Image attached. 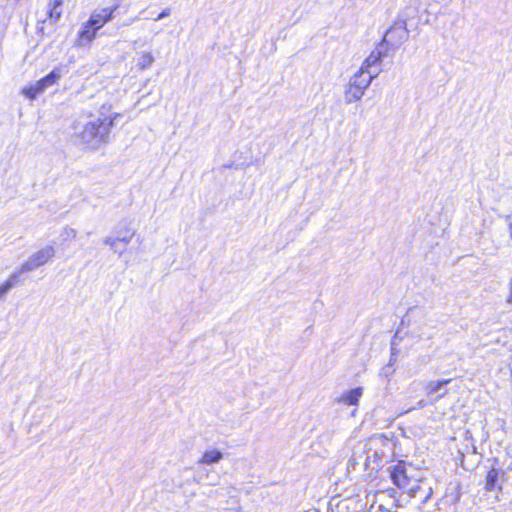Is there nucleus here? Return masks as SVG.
Segmentation results:
<instances>
[{
    "label": "nucleus",
    "mask_w": 512,
    "mask_h": 512,
    "mask_svg": "<svg viewBox=\"0 0 512 512\" xmlns=\"http://www.w3.org/2000/svg\"><path fill=\"white\" fill-rule=\"evenodd\" d=\"M118 116V113L107 116L102 112L99 117L89 115L88 121L76 127V135L86 147L97 149L109 142L111 129Z\"/></svg>",
    "instance_id": "1"
},
{
    "label": "nucleus",
    "mask_w": 512,
    "mask_h": 512,
    "mask_svg": "<svg viewBox=\"0 0 512 512\" xmlns=\"http://www.w3.org/2000/svg\"><path fill=\"white\" fill-rule=\"evenodd\" d=\"M371 74L368 75L358 70L350 77L344 92L347 104H352L362 99L372 81L377 77V71H373Z\"/></svg>",
    "instance_id": "2"
},
{
    "label": "nucleus",
    "mask_w": 512,
    "mask_h": 512,
    "mask_svg": "<svg viewBox=\"0 0 512 512\" xmlns=\"http://www.w3.org/2000/svg\"><path fill=\"white\" fill-rule=\"evenodd\" d=\"M409 38V31L406 27V21L400 20L395 22L385 33L382 41L383 48L385 45L392 48H399Z\"/></svg>",
    "instance_id": "3"
},
{
    "label": "nucleus",
    "mask_w": 512,
    "mask_h": 512,
    "mask_svg": "<svg viewBox=\"0 0 512 512\" xmlns=\"http://www.w3.org/2000/svg\"><path fill=\"white\" fill-rule=\"evenodd\" d=\"M387 56V49L383 48V43H379L371 51L368 57L363 61L359 70L365 74L372 75L373 71H377V76L381 73V62Z\"/></svg>",
    "instance_id": "4"
},
{
    "label": "nucleus",
    "mask_w": 512,
    "mask_h": 512,
    "mask_svg": "<svg viewBox=\"0 0 512 512\" xmlns=\"http://www.w3.org/2000/svg\"><path fill=\"white\" fill-rule=\"evenodd\" d=\"M55 256V248L51 245L46 246L32 254L28 260L22 264L23 271H32L46 264Z\"/></svg>",
    "instance_id": "5"
},
{
    "label": "nucleus",
    "mask_w": 512,
    "mask_h": 512,
    "mask_svg": "<svg viewBox=\"0 0 512 512\" xmlns=\"http://www.w3.org/2000/svg\"><path fill=\"white\" fill-rule=\"evenodd\" d=\"M135 235V230L126 227L124 229H121L117 232V236L112 237H106L103 239V243L105 245H108L112 251L117 253L119 256L123 255L125 252V248H119V244L123 243L124 245H128L132 238Z\"/></svg>",
    "instance_id": "6"
},
{
    "label": "nucleus",
    "mask_w": 512,
    "mask_h": 512,
    "mask_svg": "<svg viewBox=\"0 0 512 512\" xmlns=\"http://www.w3.org/2000/svg\"><path fill=\"white\" fill-rule=\"evenodd\" d=\"M391 479L400 489L414 491L416 488L414 480L408 474V468L402 463H398L393 467L391 471Z\"/></svg>",
    "instance_id": "7"
},
{
    "label": "nucleus",
    "mask_w": 512,
    "mask_h": 512,
    "mask_svg": "<svg viewBox=\"0 0 512 512\" xmlns=\"http://www.w3.org/2000/svg\"><path fill=\"white\" fill-rule=\"evenodd\" d=\"M118 6H114L111 8H104L99 12H94L91 14L89 18V25L93 26L95 30H99L104 24L111 21L114 17V13L117 10Z\"/></svg>",
    "instance_id": "8"
},
{
    "label": "nucleus",
    "mask_w": 512,
    "mask_h": 512,
    "mask_svg": "<svg viewBox=\"0 0 512 512\" xmlns=\"http://www.w3.org/2000/svg\"><path fill=\"white\" fill-rule=\"evenodd\" d=\"M363 392L364 389L362 387L345 391L336 399V402L347 406L357 405L360 398L363 396Z\"/></svg>",
    "instance_id": "9"
},
{
    "label": "nucleus",
    "mask_w": 512,
    "mask_h": 512,
    "mask_svg": "<svg viewBox=\"0 0 512 512\" xmlns=\"http://www.w3.org/2000/svg\"><path fill=\"white\" fill-rule=\"evenodd\" d=\"M63 71L60 67H55L48 75L38 80L44 91L55 85L62 77Z\"/></svg>",
    "instance_id": "10"
},
{
    "label": "nucleus",
    "mask_w": 512,
    "mask_h": 512,
    "mask_svg": "<svg viewBox=\"0 0 512 512\" xmlns=\"http://www.w3.org/2000/svg\"><path fill=\"white\" fill-rule=\"evenodd\" d=\"M96 33L97 30H95L93 26H90L89 21H87L79 32V44L83 46L91 43L95 39Z\"/></svg>",
    "instance_id": "11"
},
{
    "label": "nucleus",
    "mask_w": 512,
    "mask_h": 512,
    "mask_svg": "<svg viewBox=\"0 0 512 512\" xmlns=\"http://www.w3.org/2000/svg\"><path fill=\"white\" fill-rule=\"evenodd\" d=\"M26 272L27 271L22 270L21 266L16 271H14L5 282L0 285V288L4 289L3 291L7 294L14 285L22 282L21 275Z\"/></svg>",
    "instance_id": "12"
},
{
    "label": "nucleus",
    "mask_w": 512,
    "mask_h": 512,
    "mask_svg": "<svg viewBox=\"0 0 512 512\" xmlns=\"http://www.w3.org/2000/svg\"><path fill=\"white\" fill-rule=\"evenodd\" d=\"M223 454L221 451L216 449H210L206 450L201 459L199 460V463L205 464V465H212L215 463H218L222 460Z\"/></svg>",
    "instance_id": "13"
},
{
    "label": "nucleus",
    "mask_w": 512,
    "mask_h": 512,
    "mask_svg": "<svg viewBox=\"0 0 512 512\" xmlns=\"http://www.w3.org/2000/svg\"><path fill=\"white\" fill-rule=\"evenodd\" d=\"M451 379H442L437 381H427L424 383L423 388L427 395H431L440 391L444 386L448 385Z\"/></svg>",
    "instance_id": "14"
},
{
    "label": "nucleus",
    "mask_w": 512,
    "mask_h": 512,
    "mask_svg": "<svg viewBox=\"0 0 512 512\" xmlns=\"http://www.w3.org/2000/svg\"><path fill=\"white\" fill-rule=\"evenodd\" d=\"M500 472L496 468H491L486 476V484L485 489L487 491H494L496 489L500 490L501 486H497V482L499 479Z\"/></svg>",
    "instance_id": "15"
},
{
    "label": "nucleus",
    "mask_w": 512,
    "mask_h": 512,
    "mask_svg": "<svg viewBox=\"0 0 512 512\" xmlns=\"http://www.w3.org/2000/svg\"><path fill=\"white\" fill-rule=\"evenodd\" d=\"M43 92L44 89L38 81L22 89V94L31 100H34L38 95H40Z\"/></svg>",
    "instance_id": "16"
},
{
    "label": "nucleus",
    "mask_w": 512,
    "mask_h": 512,
    "mask_svg": "<svg viewBox=\"0 0 512 512\" xmlns=\"http://www.w3.org/2000/svg\"><path fill=\"white\" fill-rule=\"evenodd\" d=\"M155 59L154 56L150 52H142L139 55L138 61H137V67L140 70H144L151 66L154 63Z\"/></svg>",
    "instance_id": "17"
},
{
    "label": "nucleus",
    "mask_w": 512,
    "mask_h": 512,
    "mask_svg": "<svg viewBox=\"0 0 512 512\" xmlns=\"http://www.w3.org/2000/svg\"><path fill=\"white\" fill-rule=\"evenodd\" d=\"M50 2L53 5L49 12L50 18L57 20L61 16V10H59V7L62 5V0H50Z\"/></svg>",
    "instance_id": "18"
},
{
    "label": "nucleus",
    "mask_w": 512,
    "mask_h": 512,
    "mask_svg": "<svg viewBox=\"0 0 512 512\" xmlns=\"http://www.w3.org/2000/svg\"><path fill=\"white\" fill-rule=\"evenodd\" d=\"M208 475H209L208 470H206V469H197L196 472H195V480L198 483H203L204 482V476L208 477Z\"/></svg>",
    "instance_id": "19"
},
{
    "label": "nucleus",
    "mask_w": 512,
    "mask_h": 512,
    "mask_svg": "<svg viewBox=\"0 0 512 512\" xmlns=\"http://www.w3.org/2000/svg\"><path fill=\"white\" fill-rule=\"evenodd\" d=\"M171 12H172L171 8L170 7H166L157 15V17L154 20L155 21H160V20H162L164 18H167L168 16L171 15Z\"/></svg>",
    "instance_id": "20"
},
{
    "label": "nucleus",
    "mask_w": 512,
    "mask_h": 512,
    "mask_svg": "<svg viewBox=\"0 0 512 512\" xmlns=\"http://www.w3.org/2000/svg\"><path fill=\"white\" fill-rule=\"evenodd\" d=\"M427 401L425 399H421L418 401L417 405L414 406V407H410L408 408L405 412H409V411H412L414 409H423L427 406Z\"/></svg>",
    "instance_id": "21"
},
{
    "label": "nucleus",
    "mask_w": 512,
    "mask_h": 512,
    "mask_svg": "<svg viewBox=\"0 0 512 512\" xmlns=\"http://www.w3.org/2000/svg\"><path fill=\"white\" fill-rule=\"evenodd\" d=\"M65 234L68 236V237H75L76 236V230L73 229V228H66L65 229Z\"/></svg>",
    "instance_id": "22"
},
{
    "label": "nucleus",
    "mask_w": 512,
    "mask_h": 512,
    "mask_svg": "<svg viewBox=\"0 0 512 512\" xmlns=\"http://www.w3.org/2000/svg\"><path fill=\"white\" fill-rule=\"evenodd\" d=\"M507 302L512 305V278H511V281H510V294H509V296L507 298Z\"/></svg>",
    "instance_id": "23"
},
{
    "label": "nucleus",
    "mask_w": 512,
    "mask_h": 512,
    "mask_svg": "<svg viewBox=\"0 0 512 512\" xmlns=\"http://www.w3.org/2000/svg\"><path fill=\"white\" fill-rule=\"evenodd\" d=\"M446 393H447V391H446V390H444L442 393H440V394L436 397L435 401H437V400H439V399L443 398V397L446 395Z\"/></svg>",
    "instance_id": "24"
},
{
    "label": "nucleus",
    "mask_w": 512,
    "mask_h": 512,
    "mask_svg": "<svg viewBox=\"0 0 512 512\" xmlns=\"http://www.w3.org/2000/svg\"><path fill=\"white\" fill-rule=\"evenodd\" d=\"M350 462H351L352 465L358 464V461H357L356 457H352L350 459Z\"/></svg>",
    "instance_id": "25"
},
{
    "label": "nucleus",
    "mask_w": 512,
    "mask_h": 512,
    "mask_svg": "<svg viewBox=\"0 0 512 512\" xmlns=\"http://www.w3.org/2000/svg\"><path fill=\"white\" fill-rule=\"evenodd\" d=\"M3 290H4V289H1V288H0V299H1L4 295H6V293H5Z\"/></svg>",
    "instance_id": "26"
},
{
    "label": "nucleus",
    "mask_w": 512,
    "mask_h": 512,
    "mask_svg": "<svg viewBox=\"0 0 512 512\" xmlns=\"http://www.w3.org/2000/svg\"><path fill=\"white\" fill-rule=\"evenodd\" d=\"M126 246L127 245H124L123 243L119 244V248H125L126 249Z\"/></svg>",
    "instance_id": "27"
},
{
    "label": "nucleus",
    "mask_w": 512,
    "mask_h": 512,
    "mask_svg": "<svg viewBox=\"0 0 512 512\" xmlns=\"http://www.w3.org/2000/svg\"><path fill=\"white\" fill-rule=\"evenodd\" d=\"M133 21H135V18H132V20L130 22H128L126 25H129Z\"/></svg>",
    "instance_id": "28"
}]
</instances>
